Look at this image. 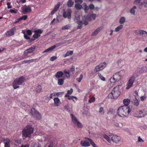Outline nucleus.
<instances>
[{
  "instance_id": "1",
  "label": "nucleus",
  "mask_w": 147,
  "mask_h": 147,
  "mask_svg": "<svg viewBox=\"0 0 147 147\" xmlns=\"http://www.w3.org/2000/svg\"><path fill=\"white\" fill-rule=\"evenodd\" d=\"M131 110L128 106H123L119 107L117 110V114L119 117H127Z\"/></svg>"
},
{
  "instance_id": "2",
  "label": "nucleus",
  "mask_w": 147,
  "mask_h": 147,
  "mask_svg": "<svg viewBox=\"0 0 147 147\" xmlns=\"http://www.w3.org/2000/svg\"><path fill=\"white\" fill-rule=\"evenodd\" d=\"M34 128L31 125L26 126L22 131V137L25 138H30L34 132Z\"/></svg>"
},
{
  "instance_id": "3",
  "label": "nucleus",
  "mask_w": 147,
  "mask_h": 147,
  "mask_svg": "<svg viewBox=\"0 0 147 147\" xmlns=\"http://www.w3.org/2000/svg\"><path fill=\"white\" fill-rule=\"evenodd\" d=\"M103 137L109 143L111 141H112L116 144H118L121 140L120 137L111 134H109V136L104 134Z\"/></svg>"
},
{
  "instance_id": "4",
  "label": "nucleus",
  "mask_w": 147,
  "mask_h": 147,
  "mask_svg": "<svg viewBox=\"0 0 147 147\" xmlns=\"http://www.w3.org/2000/svg\"><path fill=\"white\" fill-rule=\"evenodd\" d=\"M120 92L119 89V86H116L108 95L109 98L111 99L117 98L120 95Z\"/></svg>"
},
{
  "instance_id": "5",
  "label": "nucleus",
  "mask_w": 147,
  "mask_h": 147,
  "mask_svg": "<svg viewBox=\"0 0 147 147\" xmlns=\"http://www.w3.org/2000/svg\"><path fill=\"white\" fill-rule=\"evenodd\" d=\"M25 78L23 76L16 79L13 82L12 85L13 88L14 89H16L19 87V85H21L24 82Z\"/></svg>"
},
{
  "instance_id": "6",
  "label": "nucleus",
  "mask_w": 147,
  "mask_h": 147,
  "mask_svg": "<svg viewBox=\"0 0 147 147\" xmlns=\"http://www.w3.org/2000/svg\"><path fill=\"white\" fill-rule=\"evenodd\" d=\"M36 48L35 46H33L30 48L26 50L24 52V58H26L31 55V53H32L34 51Z\"/></svg>"
},
{
  "instance_id": "7",
  "label": "nucleus",
  "mask_w": 147,
  "mask_h": 147,
  "mask_svg": "<svg viewBox=\"0 0 147 147\" xmlns=\"http://www.w3.org/2000/svg\"><path fill=\"white\" fill-rule=\"evenodd\" d=\"M70 117L71 119V121L73 123L79 128L82 127V124L78 120L77 118L73 114L71 113L70 114Z\"/></svg>"
},
{
  "instance_id": "8",
  "label": "nucleus",
  "mask_w": 147,
  "mask_h": 147,
  "mask_svg": "<svg viewBox=\"0 0 147 147\" xmlns=\"http://www.w3.org/2000/svg\"><path fill=\"white\" fill-rule=\"evenodd\" d=\"M30 113L32 116L36 119L40 120L42 118L41 115L39 112H38L34 108H32L31 109Z\"/></svg>"
},
{
  "instance_id": "9",
  "label": "nucleus",
  "mask_w": 147,
  "mask_h": 147,
  "mask_svg": "<svg viewBox=\"0 0 147 147\" xmlns=\"http://www.w3.org/2000/svg\"><path fill=\"white\" fill-rule=\"evenodd\" d=\"M147 115V111L144 109H142L135 112L134 114V116L136 117H144Z\"/></svg>"
},
{
  "instance_id": "10",
  "label": "nucleus",
  "mask_w": 147,
  "mask_h": 147,
  "mask_svg": "<svg viewBox=\"0 0 147 147\" xmlns=\"http://www.w3.org/2000/svg\"><path fill=\"white\" fill-rule=\"evenodd\" d=\"M107 65L106 63L104 62L100 63L99 65L96 66L94 69V71L96 72L100 71L103 69Z\"/></svg>"
},
{
  "instance_id": "11",
  "label": "nucleus",
  "mask_w": 147,
  "mask_h": 147,
  "mask_svg": "<svg viewBox=\"0 0 147 147\" xmlns=\"http://www.w3.org/2000/svg\"><path fill=\"white\" fill-rule=\"evenodd\" d=\"M21 12L24 14H26L29 13L32 11L30 6L29 5L27 6L26 5L22 6L21 7Z\"/></svg>"
},
{
  "instance_id": "12",
  "label": "nucleus",
  "mask_w": 147,
  "mask_h": 147,
  "mask_svg": "<svg viewBox=\"0 0 147 147\" xmlns=\"http://www.w3.org/2000/svg\"><path fill=\"white\" fill-rule=\"evenodd\" d=\"M135 80V77L134 76H132L130 78L127 82L126 89H128L132 86Z\"/></svg>"
},
{
  "instance_id": "13",
  "label": "nucleus",
  "mask_w": 147,
  "mask_h": 147,
  "mask_svg": "<svg viewBox=\"0 0 147 147\" xmlns=\"http://www.w3.org/2000/svg\"><path fill=\"white\" fill-rule=\"evenodd\" d=\"M72 10L71 9H68L66 11H64L63 13V17L65 18H67L70 19L71 18Z\"/></svg>"
},
{
  "instance_id": "14",
  "label": "nucleus",
  "mask_w": 147,
  "mask_h": 147,
  "mask_svg": "<svg viewBox=\"0 0 147 147\" xmlns=\"http://www.w3.org/2000/svg\"><path fill=\"white\" fill-rule=\"evenodd\" d=\"M43 30L38 29L34 31V34L33 35V37L37 39L40 36V34L43 32Z\"/></svg>"
},
{
  "instance_id": "15",
  "label": "nucleus",
  "mask_w": 147,
  "mask_h": 147,
  "mask_svg": "<svg viewBox=\"0 0 147 147\" xmlns=\"http://www.w3.org/2000/svg\"><path fill=\"white\" fill-rule=\"evenodd\" d=\"M62 44V43H59L58 44H57L56 45H54L52 46L49 48L47 49L45 51H44L43 52V53H44L46 52H49L50 51H52L53 50L55 49L57 47H58L59 45H61Z\"/></svg>"
},
{
  "instance_id": "16",
  "label": "nucleus",
  "mask_w": 147,
  "mask_h": 147,
  "mask_svg": "<svg viewBox=\"0 0 147 147\" xmlns=\"http://www.w3.org/2000/svg\"><path fill=\"white\" fill-rule=\"evenodd\" d=\"M136 71L139 73H144L147 71V68L145 66L138 67L136 69Z\"/></svg>"
},
{
  "instance_id": "17",
  "label": "nucleus",
  "mask_w": 147,
  "mask_h": 147,
  "mask_svg": "<svg viewBox=\"0 0 147 147\" xmlns=\"http://www.w3.org/2000/svg\"><path fill=\"white\" fill-rule=\"evenodd\" d=\"M88 138V141L87 140L82 141H81L80 142L81 145L82 146L87 147L90 146L91 144L90 142L89 141Z\"/></svg>"
},
{
  "instance_id": "18",
  "label": "nucleus",
  "mask_w": 147,
  "mask_h": 147,
  "mask_svg": "<svg viewBox=\"0 0 147 147\" xmlns=\"http://www.w3.org/2000/svg\"><path fill=\"white\" fill-rule=\"evenodd\" d=\"M3 142L5 147H10V140L8 138H5L3 140Z\"/></svg>"
},
{
  "instance_id": "19",
  "label": "nucleus",
  "mask_w": 147,
  "mask_h": 147,
  "mask_svg": "<svg viewBox=\"0 0 147 147\" xmlns=\"http://www.w3.org/2000/svg\"><path fill=\"white\" fill-rule=\"evenodd\" d=\"M14 29L13 28H11L5 33L6 36L9 37L14 35Z\"/></svg>"
},
{
  "instance_id": "20",
  "label": "nucleus",
  "mask_w": 147,
  "mask_h": 147,
  "mask_svg": "<svg viewBox=\"0 0 147 147\" xmlns=\"http://www.w3.org/2000/svg\"><path fill=\"white\" fill-rule=\"evenodd\" d=\"M77 23L79 25H81L84 24L85 26L87 25L88 24V22L85 20L84 17L83 18V21H78L77 22Z\"/></svg>"
},
{
  "instance_id": "21",
  "label": "nucleus",
  "mask_w": 147,
  "mask_h": 147,
  "mask_svg": "<svg viewBox=\"0 0 147 147\" xmlns=\"http://www.w3.org/2000/svg\"><path fill=\"white\" fill-rule=\"evenodd\" d=\"M102 27H100L96 29L93 32L92 34V36H96L99 32L102 29Z\"/></svg>"
},
{
  "instance_id": "22",
  "label": "nucleus",
  "mask_w": 147,
  "mask_h": 147,
  "mask_svg": "<svg viewBox=\"0 0 147 147\" xmlns=\"http://www.w3.org/2000/svg\"><path fill=\"white\" fill-rule=\"evenodd\" d=\"M55 106H58L61 104L59 99L57 97L54 99Z\"/></svg>"
},
{
  "instance_id": "23",
  "label": "nucleus",
  "mask_w": 147,
  "mask_h": 147,
  "mask_svg": "<svg viewBox=\"0 0 147 147\" xmlns=\"http://www.w3.org/2000/svg\"><path fill=\"white\" fill-rule=\"evenodd\" d=\"M60 5L59 3L57 4L53 10L51 11V14L52 15L53 14L57 11L59 8Z\"/></svg>"
},
{
  "instance_id": "24",
  "label": "nucleus",
  "mask_w": 147,
  "mask_h": 147,
  "mask_svg": "<svg viewBox=\"0 0 147 147\" xmlns=\"http://www.w3.org/2000/svg\"><path fill=\"white\" fill-rule=\"evenodd\" d=\"M60 5L59 3L57 4L53 10L51 11V14L52 15L53 14L57 11L59 8Z\"/></svg>"
},
{
  "instance_id": "25",
  "label": "nucleus",
  "mask_w": 147,
  "mask_h": 147,
  "mask_svg": "<svg viewBox=\"0 0 147 147\" xmlns=\"http://www.w3.org/2000/svg\"><path fill=\"white\" fill-rule=\"evenodd\" d=\"M113 76L118 81H119L121 79V76L119 72L115 73L113 75Z\"/></svg>"
},
{
  "instance_id": "26",
  "label": "nucleus",
  "mask_w": 147,
  "mask_h": 147,
  "mask_svg": "<svg viewBox=\"0 0 147 147\" xmlns=\"http://www.w3.org/2000/svg\"><path fill=\"white\" fill-rule=\"evenodd\" d=\"M63 75V73L62 71H58L55 75V77L57 78H60L62 77Z\"/></svg>"
},
{
  "instance_id": "27",
  "label": "nucleus",
  "mask_w": 147,
  "mask_h": 147,
  "mask_svg": "<svg viewBox=\"0 0 147 147\" xmlns=\"http://www.w3.org/2000/svg\"><path fill=\"white\" fill-rule=\"evenodd\" d=\"M110 81L112 85H113L116 82L118 81L113 76L110 79Z\"/></svg>"
},
{
  "instance_id": "28",
  "label": "nucleus",
  "mask_w": 147,
  "mask_h": 147,
  "mask_svg": "<svg viewBox=\"0 0 147 147\" xmlns=\"http://www.w3.org/2000/svg\"><path fill=\"white\" fill-rule=\"evenodd\" d=\"M71 27V26L70 24L66 25L63 26L61 28V30H68Z\"/></svg>"
},
{
  "instance_id": "29",
  "label": "nucleus",
  "mask_w": 147,
  "mask_h": 147,
  "mask_svg": "<svg viewBox=\"0 0 147 147\" xmlns=\"http://www.w3.org/2000/svg\"><path fill=\"white\" fill-rule=\"evenodd\" d=\"M37 60V59H34L29 60H24L22 61V63L23 64H26L27 63H29L33 62Z\"/></svg>"
},
{
  "instance_id": "30",
  "label": "nucleus",
  "mask_w": 147,
  "mask_h": 147,
  "mask_svg": "<svg viewBox=\"0 0 147 147\" xmlns=\"http://www.w3.org/2000/svg\"><path fill=\"white\" fill-rule=\"evenodd\" d=\"M83 7L82 8L84 9L85 11V12L86 13H87L88 10V7L86 4L85 3H84L82 4Z\"/></svg>"
},
{
  "instance_id": "31",
  "label": "nucleus",
  "mask_w": 147,
  "mask_h": 147,
  "mask_svg": "<svg viewBox=\"0 0 147 147\" xmlns=\"http://www.w3.org/2000/svg\"><path fill=\"white\" fill-rule=\"evenodd\" d=\"M73 53V51H68L66 54L64 55V57H65L67 56L72 55Z\"/></svg>"
},
{
  "instance_id": "32",
  "label": "nucleus",
  "mask_w": 147,
  "mask_h": 147,
  "mask_svg": "<svg viewBox=\"0 0 147 147\" xmlns=\"http://www.w3.org/2000/svg\"><path fill=\"white\" fill-rule=\"evenodd\" d=\"M84 17L85 19V20H86L87 22L91 21L92 20L91 17V15L86 16H84Z\"/></svg>"
},
{
  "instance_id": "33",
  "label": "nucleus",
  "mask_w": 147,
  "mask_h": 147,
  "mask_svg": "<svg viewBox=\"0 0 147 147\" xmlns=\"http://www.w3.org/2000/svg\"><path fill=\"white\" fill-rule=\"evenodd\" d=\"M136 9V6H134L130 10V12L133 15H134L135 13V9Z\"/></svg>"
},
{
  "instance_id": "34",
  "label": "nucleus",
  "mask_w": 147,
  "mask_h": 147,
  "mask_svg": "<svg viewBox=\"0 0 147 147\" xmlns=\"http://www.w3.org/2000/svg\"><path fill=\"white\" fill-rule=\"evenodd\" d=\"M130 102V100L129 99H124L123 100V103L124 105V106H127L129 104Z\"/></svg>"
},
{
  "instance_id": "35",
  "label": "nucleus",
  "mask_w": 147,
  "mask_h": 147,
  "mask_svg": "<svg viewBox=\"0 0 147 147\" xmlns=\"http://www.w3.org/2000/svg\"><path fill=\"white\" fill-rule=\"evenodd\" d=\"M133 102L135 105L138 106L139 104V101L135 97H134L133 99Z\"/></svg>"
},
{
  "instance_id": "36",
  "label": "nucleus",
  "mask_w": 147,
  "mask_h": 147,
  "mask_svg": "<svg viewBox=\"0 0 147 147\" xmlns=\"http://www.w3.org/2000/svg\"><path fill=\"white\" fill-rule=\"evenodd\" d=\"M64 72L67 78H69L70 77V73L69 70L65 69L64 71Z\"/></svg>"
},
{
  "instance_id": "37",
  "label": "nucleus",
  "mask_w": 147,
  "mask_h": 147,
  "mask_svg": "<svg viewBox=\"0 0 147 147\" xmlns=\"http://www.w3.org/2000/svg\"><path fill=\"white\" fill-rule=\"evenodd\" d=\"M73 92V90L72 88H71L69 90H68L67 91V93L65 95V97H68L70 96L69 95L71 94Z\"/></svg>"
},
{
  "instance_id": "38",
  "label": "nucleus",
  "mask_w": 147,
  "mask_h": 147,
  "mask_svg": "<svg viewBox=\"0 0 147 147\" xmlns=\"http://www.w3.org/2000/svg\"><path fill=\"white\" fill-rule=\"evenodd\" d=\"M36 92L38 93H40L42 92V88L41 86L39 85L36 88Z\"/></svg>"
},
{
  "instance_id": "39",
  "label": "nucleus",
  "mask_w": 147,
  "mask_h": 147,
  "mask_svg": "<svg viewBox=\"0 0 147 147\" xmlns=\"http://www.w3.org/2000/svg\"><path fill=\"white\" fill-rule=\"evenodd\" d=\"M99 112L101 115H103L105 114V111L103 107H100L99 109Z\"/></svg>"
},
{
  "instance_id": "40",
  "label": "nucleus",
  "mask_w": 147,
  "mask_h": 147,
  "mask_svg": "<svg viewBox=\"0 0 147 147\" xmlns=\"http://www.w3.org/2000/svg\"><path fill=\"white\" fill-rule=\"evenodd\" d=\"M140 35L143 36H147V32L144 30H141Z\"/></svg>"
},
{
  "instance_id": "41",
  "label": "nucleus",
  "mask_w": 147,
  "mask_h": 147,
  "mask_svg": "<svg viewBox=\"0 0 147 147\" xmlns=\"http://www.w3.org/2000/svg\"><path fill=\"white\" fill-rule=\"evenodd\" d=\"M64 82V80L63 79H59L58 80V84L60 85H62Z\"/></svg>"
},
{
  "instance_id": "42",
  "label": "nucleus",
  "mask_w": 147,
  "mask_h": 147,
  "mask_svg": "<svg viewBox=\"0 0 147 147\" xmlns=\"http://www.w3.org/2000/svg\"><path fill=\"white\" fill-rule=\"evenodd\" d=\"M141 5L145 7H147V0H144L141 3Z\"/></svg>"
},
{
  "instance_id": "43",
  "label": "nucleus",
  "mask_w": 147,
  "mask_h": 147,
  "mask_svg": "<svg viewBox=\"0 0 147 147\" xmlns=\"http://www.w3.org/2000/svg\"><path fill=\"white\" fill-rule=\"evenodd\" d=\"M123 28V25H120L115 28V31L116 32H118L121 30Z\"/></svg>"
},
{
  "instance_id": "44",
  "label": "nucleus",
  "mask_w": 147,
  "mask_h": 147,
  "mask_svg": "<svg viewBox=\"0 0 147 147\" xmlns=\"http://www.w3.org/2000/svg\"><path fill=\"white\" fill-rule=\"evenodd\" d=\"M125 22V18L124 17H122L120 19L119 21V23L121 24H123Z\"/></svg>"
},
{
  "instance_id": "45",
  "label": "nucleus",
  "mask_w": 147,
  "mask_h": 147,
  "mask_svg": "<svg viewBox=\"0 0 147 147\" xmlns=\"http://www.w3.org/2000/svg\"><path fill=\"white\" fill-rule=\"evenodd\" d=\"M89 141L90 142L91 144L93 147H98L97 145L95 144L94 142L90 139H88Z\"/></svg>"
},
{
  "instance_id": "46",
  "label": "nucleus",
  "mask_w": 147,
  "mask_h": 147,
  "mask_svg": "<svg viewBox=\"0 0 147 147\" xmlns=\"http://www.w3.org/2000/svg\"><path fill=\"white\" fill-rule=\"evenodd\" d=\"M74 2L71 0H69L67 2V5L68 7H71L73 5Z\"/></svg>"
},
{
  "instance_id": "47",
  "label": "nucleus",
  "mask_w": 147,
  "mask_h": 147,
  "mask_svg": "<svg viewBox=\"0 0 147 147\" xmlns=\"http://www.w3.org/2000/svg\"><path fill=\"white\" fill-rule=\"evenodd\" d=\"M75 8L78 9H80L82 8V5L79 4H76L75 5Z\"/></svg>"
},
{
  "instance_id": "48",
  "label": "nucleus",
  "mask_w": 147,
  "mask_h": 147,
  "mask_svg": "<svg viewBox=\"0 0 147 147\" xmlns=\"http://www.w3.org/2000/svg\"><path fill=\"white\" fill-rule=\"evenodd\" d=\"M31 146L32 147H40V146L39 144H36L34 142L32 143Z\"/></svg>"
},
{
  "instance_id": "49",
  "label": "nucleus",
  "mask_w": 147,
  "mask_h": 147,
  "mask_svg": "<svg viewBox=\"0 0 147 147\" xmlns=\"http://www.w3.org/2000/svg\"><path fill=\"white\" fill-rule=\"evenodd\" d=\"M98 75L100 78L103 81H105V79L100 73H98Z\"/></svg>"
},
{
  "instance_id": "50",
  "label": "nucleus",
  "mask_w": 147,
  "mask_h": 147,
  "mask_svg": "<svg viewBox=\"0 0 147 147\" xmlns=\"http://www.w3.org/2000/svg\"><path fill=\"white\" fill-rule=\"evenodd\" d=\"M83 76L82 74L80 75V76L79 78H76V80L78 82H81L83 78Z\"/></svg>"
},
{
  "instance_id": "51",
  "label": "nucleus",
  "mask_w": 147,
  "mask_h": 147,
  "mask_svg": "<svg viewBox=\"0 0 147 147\" xmlns=\"http://www.w3.org/2000/svg\"><path fill=\"white\" fill-rule=\"evenodd\" d=\"M74 98H75L76 99H77V97L73 96H69L67 98V99L68 100H73V101H74Z\"/></svg>"
},
{
  "instance_id": "52",
  "label": "nucleus",
  "mask_w": 147,
  "mask_h": 147,
  "mask_svg": "<svg viewBox=\"0 0 147 147\" xmlns=\"http://www.w3.org/2000/svg\"><path fill=\"white\" fill-rule=\"evenodd\" d=\"M95 100V97H91L89 100L88 102L89 103H91L92 102H94Z\"/></svg>"
},
{
  "instance_id": "53",
  "label": "nucleus",
  "mask_w": 147,
  "mask_h": 147,
  "mask_svg": "<svg viewBox=\"0 0 147 147\" xmlns=\"http://www.w3.org/2000/svg\"><path fill=\"white\" fill-rule=\"evenodd\" d=\"M141 0H135L134 1V3L136 5L139 4L141 3Z\"/></svg>"
},
{
  "instance_id": "54",
  "label": "nucleus",
  "mask_w": 147,
  "mask_h": 147,
  "mask_svg": "<svg viewBox=\"0 0 147 147\" xmlns=\"http://www.w3.org/2000/svg\"><path fill=\"white\" fill-rule=\"evenodd\" d=\"M65 92H57V96L59 97H61L64 94Z\"/></svg>"
},
{
  "instance_id": "55",
  "label": "nucleus",
  "mask_w": 147,
  "mask_h": 147,
  "mask_svg": "<svg viewBox=\"0 0 147 147\" xmlns=\"http://www.w3.org/2000/svg\"><path fill=\"white\" fill-rule=\"evenodd\" d=\"M20 18L21 20H25L28 17L26 15H24L20 17Z\"/></svg>"
},
{
  "instance_id": "56",
  "label": "nucleus",
  "mask_w": 147,
  "mask_h": 147,
  "mask_svg": "<svg viewBox=\"0 0 147 147\" xmlns=\"http://www.w3.org/2000/svg\"><path fill=\"white\" fill-rule=\"evenodd\" d=\"M141 30H137L135 31V33L137 35H140L141 33Z\"/></svg>"
},
{
  "instance_id": "57",
  "label": "nucleus",
  "mask_w": 147,
  "mask_h": 147,
  "mask_svg": "<svg viewBox=\"0 0 147 147\" xmlns=\"http://www.w3.org/2000/svg\"><path fill=\"white\" fill-rule=\"evenodd\" d=\"M92 19V18L94 20H95L96 18V15L95 14H92L91 15Z\"/></svg>"
},
{
  "instance_id": "58",
  "label": "nucleus",
  "mask_w": 147,
  "mask_h": 147,
  "mask_svg": "<svg viewBox=\"0 0 147 147\" xmlns=\"http://www.w3.org/2000/svg\"><path fill=\"white\" fill-rule=\"evenodd\" d=\"M68 107H69V106H68V105H65L64 107V109L66 111H68V112H69V110L68 109Z\"/></svg>"
},
{
  "instance_id": "59",
  "label": "nucleus",
  "mask_w": 147,
  "mask_h": 147,
  "mask_svg": "<svg viewBox=\"0 0 147 147\" xmlns=\"http://www.w3.org/2000/svg\"><path fill=\"white\" fill-rule=\"evenodd\" d=\"M17 11L15 9H10L9 11L11 13H16L17 12Z\"/></svg>"
},
{
  "instance_id": "60",
  "label": "nucleus",
  "mask_w": 147,
  "mask_h": 147,
  "mask_svg": "<svg viewBox=\"0 0 147 147\" xmlns=\"http://www.w3.org/2000/svg\"><path fill=\"white\" fill-rule=\"evenodd\" d=\"M138 142H144V141L141 138L140 136H139L138 137Z\"/></svg>"
},
{
  "instance_id": "61",
  "label": "nucleus",
  "mask_w": 147,
  "mask_h": 147,
  "mask_svg": "<svg viewBox=\"0 0 147 147\" xmlns=\"http://www.w3.org/2000/svg\"><path fill=\"white\" fill-rule=\"evenodd\" d=\"M70 71L72 72V74H73L75 70V67L72 66V67L70 69Z\"/></svg>"
},
{
  "instance_id": "62",
  "label": "nucleus",
  "mask_w": 147,
  "mask_h": 147,
  "mask_svg": "<svg viewBox=\"0 0 147 147\" xmlns=\"http://www.w3.org/2000/svg\"><path fill=\"white\" fill-rule=\"evenodd\" d=\"M75 2L76 4H80L82 2V0H75Z\"/></svg>"
},
{
  "instance_id": "63",
  "label": "nucleus",
  "mask_w": 147,
  "mask_h": 147,
  "mask_svg": "<svg viewBox=\"0 0 147 147\" xmlns=\"http://www.w3.org/2000/svg\"><path fill=\"white\" fill-rule=\"evenodd\" d=\"M57 58V57L56 56H54L52 57L50 59V60L51 61H53L55 60Z\"/></svg>"
},
{
  "instance_id": "64",
  "label": "nucleus",
  "mask_w": 147,
  "mask_h": 147,
  "mask_svg": "<svg viewBox=\"0 0 147 147\" xmlns=\"http://www.w3.org/2000/svg\"><path fill=\"white\" fill-rule=\"evenodd\" d=\"M89 7L90 9H93L94 8V5L92 4H90L89 5Z\"/></svg>"
}]
</instances>
